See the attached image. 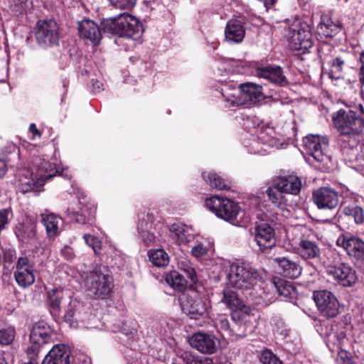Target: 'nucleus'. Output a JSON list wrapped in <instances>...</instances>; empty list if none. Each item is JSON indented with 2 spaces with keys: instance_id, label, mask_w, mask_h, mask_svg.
Instances as JSON below:
<instances>
[{
  "instance_id": "obj_3",
  "label": "nucleus",
  "mask_w": 364,
  "mask_h": 364,
  "mask_svg": "<svg viewBox=\"0 0 364 364\" xmlns=\"http://www.w3.org/2000/svg\"><path fill=\"white\" fill-rule=\"evenodd\" d=\"M101 26L106 35L126 37L134 41H140L144 32L139 20L127 12L104 19Z\"/></svg>"
},
{
  "instance_id": "obj_42",
  "label": "nucleus",
  "mask_w": 364,
  "mask_h": 364,
  "mask_svg": "<svg viewBox=\"0 0 364 364\" xmlns=\"http://www.w3.org/2000/svg\"><path fill=\"white\" fill-rule=\"evenodd\" d=\"M343 213L346 215L353 217L356 224L364 223V210L359 205L355 204L345 205Z\"/></svg>"
},
{
  "instance_id": "obj_53",
  "label": "nucleus",
  "mask_w": 364,
  "mask_h": 364,
  "mask_svg": "<svg viewBox=\"0 0 364 364\" xmlns=\"http://www.w3.org/2000/svg\"><path fill=\"white\" fill-rule=\"evenodd\" d=\"M61 255L66 259H72L75 257L74 251L70 246L65 245L60 250Z\"/></svg>"
},
{
  "instance_id": "obj_57",
  "label": "nucleus",
  "mask_w": 364,
  "mask_h": 364,
  "mask_svg": "<svg viewBox=\"0 0 364 364\" xmlns=\"http://www.w3.org/2000/svg\"><path fill=\"white\" fill-rule=\"evenodd\" d=\"M92 86L95 92H100L103 90V83L97 80H92Z\"/></svg>"
},
{
  "instance_id": "obj_8",
  "label": "nucleus",
  "mask_w": 364,
  "mask_h": 364,
  "mask_svg": "<svg viewBox=\"0 0 364 364\" xmlns=\"http://www.w3.org/2000/svg\"><path fill=\"white\" fill-rule=\"evenodd\" d=\"M304 144L308 153L317 161L328 164L331 161L328 154L329 140L326 136L309 134L304 139Z\"/></svg>"
},
{
  "instance_id": "obj_9",
  "label": "nucleus",
  "mask_w": 364,
  "mask_h": 364,
  "mask_svg": "<svg viewBox=\"0 0 364 364\" xmlns=\"http://www.w3.org/2000/svg\"><path fill=\"white\" fill-rule=\"evenodd\" d=\"M36 38L43 48L54 46L59 42V26L56 21L49 19L37 23Z\"/></svg>"
},
{
  "instance_id": "obj_47",
  "label": "nucleus",
  "mask_w": 364,
  "mask_h": 364,
  "mask_svg": "<svg viewBox=\"0 0 364 364\" xmlns=\"http://www.w3.org/2000/svg\"><path fill=\"white\" fill-rule=\"evenodd\" d=\"M262 364H282V361L270 350H264L260 356Z\"/></svg>"
},
{
  "instance_id": "obj_13",
  "label": "nucleus",
  "mask_w": 364,
  "mask_h": 364,
  "mask_svg": "<svg viewBox=\"0 0 364 364\" xmlns=\"http://www.w3.org/2000/svg\"><path fill=\"white\" fill-rule=\"evenodd\" d=\"M189 343L198 351L209 355L215 353L219 346L214 335L201 331L193 333L189 338Z\"/></svg>"
},
{
  "instance_id": "obj_2",
  "label": "nucleus",
  "mask_w": 364,
  "mask_h": 364,
  "mask_svg": "<svg viewBox=\"0 0 364 364\" xmlns=\"http://www.w3.org/2000/svg\"><path fill=\"white\" fill-rule=\"evenodd\" d=\"M58 173V169L55 163L38 157L35 159L31 169L19 171V190L26 193L43 186L47 179L55 176Z\"/></svg>"
},
{
  "instance_id": "obj_1",
  "label": "nucleus",
  "mask_w": 364,
  "mask_h": 364,
  "mask_svg": "<svg viewBox=\"0 0 364 364\" xmlns=\"http://www.w3.org/2000/svg\"><path fill=\"white\" fill-rule=\"evenodd\" d=\"M335 128L339 133V142L345 149L355 147L360 141L364 129V120L354 111L339 109L333 116Z\"/></svg>"
},
{
  "instance_id": "obj_14",
  "label": "nucleus",
  "mask_w": 364,
  "mask_h": 364,
  "mask_svg": "<svg viewBox=\"0 0 364 364\" xmlns=\"http://www.w3.org/2000/svg\"><path fill=\"white\" fill-rule=\"evenodd\" d=\"M252 235L259 250L263 252H268L275 245L274 230L271 225L266 223L257 224L254 228Z\"/></svg>"
},
{
  "instance_id": "obj_25",
  "label": "nucleus",
  "mask_w": 364,
  "mask_h": 364,
  "mask_svg": "<svg viewBox=\"0 0 364 364\" xmlns=\"http://www.w3.org/2000/svg\"><path fill=\"white\" fill-rule=\"evenodd\" d=\"M182 309L191 318L198 319L206 314L208 306L206 302L201 298L190 296L183 303Z\"/></svg>"
},
{
  "instance_id": "obj_60",
  "label": "nucleus",
  "mask_w": 364,
  "mask_h": 364,
  "mask_svg": "<svg viewBox=\"0 0 364 364\" xmlns=\"http://www.w3.org/2000/svg\"><path fill=\"white\" fill-rule=\"evenodd\" d=\"M29 130H30V132L33 133L35 135H39L40 136V133H39L38 130L37 129L36 126L35 124L33 123V124H30Z\"/></svg>"
},
{
  "instance_id": "obj_46",
  "label": "nucleus",
  "mask_w": 364,
  "mask_h": 364,
  "mask_svg": "<svg viewBox=\"0 0 364 364\" xmlns=\"http://www.w3.org/2000/svg\"><path fill=\"white\" fill-rule=\"evenodd\" d=\"M274 286L277 289L278 293L284 297H289L294 291V287L289 282L283 280L274 282Z\"/></svg>"
},
{
  "instance_id": "obj_40",
  "label": "nucleus",
  "mask_w": 364,
  "mask_h": 364,
  "mask_svg": "<svg viewBox=\"0 0 364 364\" xmlns=\"http://www.w3.org/2000/svg\"><path fill=\"white\" fill-rule=\"evenodd\" d=\"M343 263L341 256L336 251H329L326 255V259L323 261L328 275L331 273V270L333 271L334 269L338 267Z\"/></svg>"
},
{
  "instance_id": "obj_23",
  "label": "nucleus",
  "mask_w": 364,
  "mask_h": 364,
  "mask_svg": "<svg viewBox=\"0 0 364 364\" xmlns=\"http://www.w3.org/2000/svg\"><path fill=\"white\" fill-rule=\"evenodd\" d=\"M77 211L70 210L68 208L66 213L68 218L71 221H75L80 224H85L92 220L96 214V207L94 204L90 203L82 204L80 203V206Z\"/></svg>"
},
{
  "instance_id": "obj_5",
  "label": "nucleus",
  "mask_w": 364,
  "mask_h": 364,
  "mask_svg": "<svg viewBox=\"0 0 364 364\" xmlns=\"http://www.w3.org/2000/svg\"><path fill=\"white\" fill-rule=\"evenodd\" d=\"M260 279L259 272L245 263H235L230 265L228 274V284L235 289L251 288Z\"/></svg>"
},
{
  "instance_id": "obj_7",
  "label": "nucleus",
  "mask_w": 364,
  "mask_h": 364,
  "mask_svg": "<svg viewBox=\"0 0 364 364\" xmlns=\"http://www.w3.org/2000/svg\"><path fill=\"white\" fill-rule=\"evenodd\" d=\"M205 206L217 217L232 223H234L240 210L239 205L234 201L218 196L207 198Z\"/></svg>"
},
{
  "instance_id": "obj_49",
  "label": "nucleus",
  "mask_w": 364,
  "mask_h": 364,
  "mask_svg": "<svg viewBox=\"0 0 364 364\" xmlns=\"http://www.w3.org/2000/svg\"><path fill=\"white\" fill-rule=\"evenodd\" d=\"M85 242L87 245L91 247L95 253L97 254V250L100 247V241L96 237L89 234H85L83 236Z\"/></svg>"
},
{
  "instance_id": "obj_45",
  "label": "nucleus",
  "mask_w": 364,
  "mask_h": 364,
  "mask_svg": "<svg viewBox=\"0 0 364 364\" xmlns=\"http://www.w3.org/2000/svg\"><path fill=\"white\" fill-rule=\"evenodd\" d=\"M15 338V330L12 327H6L0 329V344L9 345Z\"/></svg>"
},
{
  "instance_id": "obj_52",
  "label": "nucleus",
  "mask_w": 364,
  "mask_h": 364,
  "mask_svg": "<svg viewBox=\"0 0 364 364\" xmlns=\"http://www.w3.org/2000/svg\"><path fill=\"white\" fill-rule=\"evenodd\" d=\"M360 81L362 84V90L361 92L363 95H364V53H362L360 56Z\"/></svg>"
},
{
  "instance_id": "obj_63",
  "label": "nucleus",
  "mask_w": 364,
  "mask_h": 364,
  "mask_svg": "<svg viewBox=\"0 0 364 364\" xmlns=\"http://www.w3.org/2000/svg\"><path fill=\"white\" fill-rule=\"evenodd\" d=\"M359 107H360V112H364L363 107L361 105H359Z\"/></svg>"
},
{
  "instance_id": "obj_38",
  "label": "nucleus",
  "mask_w": 364,
  "mask_h": 364,
  "mask_svg": "<svg viewBox=\"0 0 364 364\" xmlns=\"http://www.w3.org/2000/svg\"><path fill=\"white\" fill-rule=\"evenodd\" d=\"M165 280L169 286L179 291L184 290L187 285L185 277L176 271L168 273L166 276Z\"/></svg>"
},
{
  "instance_id": "obj_24",
  "label": "nucleus",
  "mask_w": 364,
  "mask_h": 364,
  "mask_svg": "<svg viewBox=\"0 0 364 364\" xmlns=\"http://www.w3.org/2000/svg\"><path fill=\"white\" fill-rule=\"evenodd\" d=\"M15 233L19 240L25 243L31 242L36 238V220L26 216L16 227Z\"/></svg>"
},
{
  "instance_id": "obj_18",
  "label": "nucleus",
  "mask_w": 364,
  "mask_h": 364,
  "mask_svg": "<svg viewBox=\"0 0 364 364\" xmlns=\"http://www.w3.org/2000/svg\"><path fill=\"white\" fill-rule=\"evenodd\" d=\"M287 37L294 50L307 49L311 46V33L309 28L295 26L290 28Z\"/></svg>"
},
{
  "instance_id": "obj_36",
  "label": "nucleus",
  "mask_w": 364,
  "mask_h": 364,
  "mask_svg": "<svg viewBox=\"0 0 364 364\" xmlns=\"http://www.w3.org/2000/svg\"><path fill=\"white\" fill-rule=\"evenodd\" d=\"M222 301L233 311H242L245 307L242 301L239 298L237 292L230 287H228L223 290Z\"/></svg>"
},
{
  "instance_id": "obj_21",
  "label": "nucleus",
  "mask_w": 364,
  "mask_h": 364,
  "mask_svg": "<svg viewBox=\"0 0 364 364\" xmlns=\"http://www.w3.org/2000/svg\"><path fill=\"white\" fill-rule=\"evenodd\" d=\"M331 276L339 284L344 287H350L355 283L358 277L355 270L348 264L343 262L328 274Z\"/></svg>"
},
{
  "instance_id": "obj_27",
  "label": "nucleus",
  "mask_w": 364,
  "mask_h": 364,
  "mask_svg": "<svg viewBox=\"0 0 364 364\" xmlns=\"http://www.w3.org/2000/svg\"><path fill=\"white\" fill-rule=\"evenodd\" d=\"M70 353L64 345L54 346L45 356L41 364H69Z\"/></svg>"
},
{
  "instance_id": "obj_59",
  "label": "nucleus",
  "mask_w": 364,
  "mask_h": 364,
  "mask_svg": "<svg viewBox=\"0 0 364 364\" xmlns=\"http://www.w3.org/2000/svg\"><path fill=\"white\" fill-rule=\"evenodd\" d=\"M358 157V160H362L360 162L361 166L364 168V144L360 146V151Z\"/></svg>"
},
{
  "instance_id": "obj_64",
  "label": "nucleus",
  "mask_w": 364,
  "mask_h": 364,
  "mask_svg": "<svg viewBox=\"0 0 364 364\" xmlns=\"http://www.w3.org/2000/svg\"><path fill=\"white\" fill-rule=\"evenodd\" d=\"M24 364H33V361H30L28 363H24Z\"/></svg>"
},
{
  "instance_id": "obj_29",
  "label": "nucleus",
  "mask_w": 364,
  "mask_h": 364,
  "mask_svg": "<svg viewBox=\"0 0 364 364\" xmlns=\"http://www.w3.org/2000/svg\"><path fill=\"white\" fill-rule=\"evenodd\" d=\"M240 89L245 105L255 103L262 99V86L257 84L253 82L240 84Z\"/></svg>"
},
{
  "instance_id": "obj_39",
  "label": "nucleus",
  "mask_w": 364,
  "mask_h": 364,
  "mask_svg": "<svg viewBox=\"0 0 364 364\" xmlns=\"http://www.w3.org/2000/svg\"><path fill=\"white\" fill-rule=\"evenodd\" d=\"M202 176L205 182L213 188L224 190L229 188L225 180L215 173L203 172Z\"/></svg>"
},
{
  "instance_id": "obj_19",
  "label": "nucleus",
  "mask_w": 364,
  "mask_h": 364,
  "mask_svg": "<svg viewBox=\"0 0 364 364\" xmlns=\"http://www.w3.org/2000/svg\"><path fill=\"white\" fill-rule=\"evenodd\" d=\"M78 32L81 38L89 41L90 43L97 45L102 38V27L90 19H83L78 23Z\"/></svg>"
},
{
  "instance_id": "obj_50",
  "label": "nucleus",
  "mask_w": 364,
  "mask_h": 364,
  "mask_svg": "<svg viewBox=\"0 0 364 364\" xmlns=\"http://www.w3.org/2000/svg\"><path fill=\"white\" fill-rule=\"evenodd\" d=\"M346 64V60L341 56L336 57L332 59L331 62V65L332 68V71L334 72H341L343 70V66Z\"/></svg>"
},
{
  "instance_id": "obj_31",
  "label": "nucleus",
  "mask_w": 364,
  "mask_h": 364,
  "mask_svg": "<svg viewBox=\"0 0 364 364\" xmlns=\"http://www.w3.org/2000/svg\"><path fill=\"white\" fill-rule=\"evenodd\" d=\"M275 181L279 188H281L284 193L297 195L301 191V181L297 176L279 177Z\"/></svg>"
},
{
  "instance_id": "obj_16",
  "label": "nucleus",
  "mask_w": 364,
  "mask_h": 364,
  "mask_svg": "<svg viewBox=\"0 0 364 364\" xmlns=\"http://www.w3.org/2000/svg\"><path fill=\"white\" fill-rule=\"evenodd\" d=\"M313 200L319 209L333 210L339 204L338 193L328 187H322L314 191Z\"/></svg>"
},
{
  "instance_id": "obj_58",
  "label": "nucleus",
  "mask_w": 364,
  "mask_h": 364,
  "mask_svg": "<svg viewBox=\"0 0 364 364\" xmlns=\"http://www.w3.org/2000/svg\"><path fill=\"white\" fill-rule=\"evenodd\" d=\"M74 311L73 309H68L64 316V318L68 322H71L74 316Z\"/></svg>"
},
{
  "instance_id": "obj_51",
  "label": "nucleus",
  "mask_w": 364,
  "mask_h": 364,
  "mask_svg": "<svg viewBox=\"0 0 364 364\" xmlns=\"http://www.w3.org/2000/svg\"><path fill=\"white\" fill-rule=\"evenodd\" d=\"M9 209H3L0 210V232L6 227L9 223Z\"/></svg>"
},
{
  "instance_id": "obj_62",
  "label": "nucleus",
  "mask_w": 364,
  "mask_h": 364,
  "mask_svg": "<svg viewBox=\"0 0 364 364\" xmlns=\"http://www.w3.org/2000/svg\"><path fill=\"white\" fill-rule=\"evenodd\" d=\"M0 364H7L4 355L1 353H0Z\"/></svg>"
},
{
  "instance_id": "obj_33",
  "label": "nucleus",
  "mask_w": 364,
  "mask_h": 364,
  "mask_svg": "<svg viewBox=\"0 0 364 364\" xmlns=\"http://www.w3.org/2000/svg\"><path fill=\"white\" fill-rule=\"evenodd\" d=\"M224 107L232 108L245 105L240 89H225L222 92Z\"/></svg>"
},
{
  "instance_id": "obj_41",
  "label": "nucleus",
  "mask_w": 364,
  "mask_h": 364,
  "mask_svg": "<svg viewBox=\"0 0 364 364\" xmlns=\"http://www.w3.org/2000/svg\"><path fill=\"white\" fill-rule=\"evenodd\" d=\"M266 193L269 197V199L274 203L276 206H280L284 204V191H282L281 188H279L277 186V183L274 180L273 185L271 187H269Z\"/></svg>"
},
{
  "instance_id": "obj_15",
  "label": "nucleus",
  "mask_w": 364,
  "mask_h": 364,
  "mask_svg": "<svg viewBox=\"0 0 364 364\" xmlns=\"http://www.w3.org/2000/svg\"><path fill=\"white\" fill-rule=\"evenodd\" d=\"M336 243L342 247L350 257L358 261L364 260V241L360 237L346 235L340 237Z\"/></svg>"
},
{
  "instance_id": "obj_32",
  "label": "nucleus",
  "mask_w": 364,
  "mask_h": 364,
  "mask_svg": "<svg viewBox=\"0 0 364 364\" xmlns=\"http://www.w3.org/2000/svg\"><path fill=\"white\" fill-rule=\"evenodd\" d=\"M170 231L171 237L178 243H188L193 238L191 228L181 223L172 224Z\"/></svg>"
},
{
  "instance_id": "obj_10",
  "label": "nucleus",
  "mask_w": 364,
  "mask_h": 364,
  "mask_svg": "<svg viewBox=\"0 0 364 364\" xmlns=\"http://www.w3.org/2000/svg\"><path fill=\"white\" fill-rule=\"evenodd\" d=\"M51 335L52 330L46 323L40 321L33 325L30 334L32 345L26 350L31 360L37 355L39 348L50 341Z\"/></svg>"
},
{
  "instance_id": "obj_35",
  "label": "nucleus",
  "mask_w": 364,
  "mask_h": 364,
  "mask_svg": "<svg viewBox=\"0 0 364 364\" xmlns=\"http://www.w3.org/2000/svg\"><path fill=\"white\" fill-rule=\"evenodd\" d=\"M42 223L43 224L49 237L56 236L60 232L63 224L61 218L53 214H42Z\"/></svg>"
},
{
  "instance_id": "obj_43",
  "label": "nucleus",
  "mask_w": 364,
  "mask_h": 364,
  "mask_svg": "<svg viewBox=\"0 0 364 364\" xmlns=\"http://www.w3.org/2000/svg\"><path fill=\"white\" fill-rule=\"evenodd\" d=\"M149 257L151 262L156 267H164L168 263V256L161 249L150 252Z\"/></svg>"
},
{
  "instance_id": "obj_20",
  "label": "nucleus",
  "mask_w": 364,
  "mask_h": 364,
  "mask_svg": "<svg viewBox=\"0 0 364 364\" xmlns=\"http://www.w3.org/2000/svg\"><path fill=\"white\" fill-rule=\"evenodd\" d=\"M295 252L304 259L318 258L321 250L318 244L309 237L302 236L300 237L294 247Z\"/></svg>"
},
{
  "instance_id": "obj_6",
  "label": "nucleus",
  "mask_w": 364,
  "mask_h": 364,
  "mask_svg": "<svg viewBox=\"0 0 364 364\" xmlns=\"http://www.w3.org/2000/svg\"><path fill=\"white\" fill-rule=\"evenodd\" d=\"M247 123H252L253 124L252 127L256 129L253 134L256 136H252V139L248 146L250 153L262 155L269 152L271 148L278 147L279 144L277 141L271 136V134L273 132L271 129H259V120L255 117L248 118Z\"/></svg>"
},
{
  "instance_id": "obj_26",
  "label": "nucleus",
  "mask_w": 364,
  "mask_h": 364,
  "mask_svg": "<svg viewBox=\"0 0 364 364\" xmlns=\"http://www.w3.org/2000/svg\"><path fill=\"white\" fill-rule=\"evenodd\" d=\"M245 29L243 23L236 18L227 22L225 29V40L230 43H241L245 37Z\"/></svg>"
},
{
  "instance_id": "obj_37",
  "label": "nucleus",
  "mask_w": 364,
  "mask_h": 364,
  "mask_svg": "<svg viewBox=\"0 0 364 364\" xmlns=\"http://www.w3.org/2000/svg\"><path fill=\"white\" fill-rule=\"evenodd\" d=\"M46 298L52 312L58 313L61 301L63 298V291L61 288H54L47 291Z\"/></svg>"
},
{
  "instance_id": "obj_28",
  "label": "nucleus",
  "mask_w": 364,
  "mask_h": 364,
  "mask_svg": "<svg viewBox=\"0 0 364 364\" xmlns=\"http://www.w3.org/2000/svg\"><path fill=\"white\" fill-rule=\"evenodd\" d=\"M274 261L279 267V273L285 277L294 279L299 277L301 274L302 268L294 261L284 257H276Z\"/></svg>"
},
{
  "instance_id": "obj_48",
  "label": "nucleus",
  "mask_w": 364,
  "mask_h": 364,
  "mask_svg": "<svg viewBox=\"0 0 364 364\" xmlns=\"http://www.w3.org/2000/svg\"><path fill=\"white\" fill-rule=\"evenodd\" d=\"M137 0H109L110 4L117 9H126L133 7Z\"/></svg>"
},
{
  "instance_id": "obj_34",
  "label": "nucleus",
  "mask_w": 364,
  "mask_h": 364,
  "mask_svg": "<svg viewBox=\"0 0 364 364\" xmlns=\"http://www.w3.org/2000/svg\"><path fill=\"white\" fill-rule=\"evenodd\" d=\"M341 29V24L333 22L327 16L321 17V21L317 26L318 33L324 37H332L338 33Z\"/></svg>"
},
{
  "instance_id": "obj_12",
  "label": "nucleus",
  "mask_w": 364,
  "mask_h": 364,
  "mask_svg": "<svg viewBox=\"0 0 364 364\" xmlns=\"http://www.w3.org/2000/svg\"><path fill=\"white\" fill-rule=\"evenodd\" d=\"M14 277L17 284L26 288L35 282L34 264L27 257H20L16 263Z\"/></svg>"
},
{
  "instance_id": "obj_61",
  "label": "nucleus",
  "mask_w": 364,
  "mask_h": 364,
  "mask_svg": "<svg viewBox=\"0 0 364 364\" xmlns=\"http://www.w3.org/2000/svg\"><path fill=\"white\" fill-rule=\"evenodd\" d=\"M186 271H187V273H188V276L190 277L191 279L193 280L194 279V269L191 267H188Z\"/></svg>"
},
{
  "instance_id": "obj_55",
  "label": "nucleus",
  "mask_w": 364,
  "mask_h": 364,
  "mask_svg": "<svg viewBox=\"0 0 364 364\" xmlns=\"http://www.w3.org/2000/svg\"><path fill=\"white\" fill-rule=\"evenodd\" d=\"M219 325L222 330L230 332V323L227 318H222L221 319H220Z\"/></svg>"
},
{
  "instance_id": "obj_54",
  "label": "nucleus",
  "mask_w": 364,
  "mask_h": 364,
  "mask_svg": "<svg viewBox=\"0 0 364 364\" xmlns=\"http://www.w3.org/2000/svg\"><path fill=\"white\" fill-rule=\"evenodd\" d=\"M191 252L196 257H200L206 254V250L202 245H197L192 247Z\"/></svg>"
},
{
  "instance_id": "obj_11",
  "label": "nucleus",
  "mask_w": 364,
  "mask_h": 364,
  "mask_svg": "<svg viewBox=\"0 0 364 364\" xmlns=\"http://www.w3.org/2000/svg\"><path fill=\"white\" fill-rule=\"evenodd\" d=\"M313 298L323 316L331 318L336 317L338 314V301L331 291L327 290L315 291Z\"/></svg>"
},
{
  "instance_id": "obj_44",
  "label": "nucleus",
  "mask_w": 364,
  "mask_h": 364,
  "mask_svg": "<svg viewBox=\"0 0 364 364\" xmlns=\"http://www.w3.org/2000/svg\"><path fill=\"white\" fill-rule=\"evenodd\" d=\"M186 364H213L210 358L201 356H194L188 353H183L181 355Z\"/></svg>"
},
{
  "instance_id": "obj_4",
  "label": "nucleus",
  "mask_w": 364,
  "mask_h": 364,
  "mask_svg": "<svg viewBox=\"0 0 364 364\" xmlns=\"http://www.w3.org/2000/svg\"><path fill=\"white\" fill-rule=\"evenodd\" d=\"M112 277L101 268H95L87 273L85 287L89 295L95 299H106L112 289Z\"/></svg>"
},
{
  "instance_id": "obj_56",
  "label": "nucleus",
  "mask_w": 364,
  "mask_h": 364,
  "mask_svg": "<svg viewBox=\"0 0 364 364\" xmlns=\"http://www.w3.org/2000/svg\"><path fill=\"white\" fill-rule=\"evenodd\" d=\"M164 0H146V3L148 6L151 9H154L156 6H159L161 4H164Z\"/></svg>"
},
{
  "instance_id": "obj_30",
  "label": "nucleus",
  "mask_w": 364,
  "mask_h": 364,
  "mask_svg": "<svg viewBox=\"0 0 364 364\" xmlns=\"http://www.w3.org/2000/svg\"><path fill=\"white\" fill-rule=\"evenodd\" d=\"M139 234L146 245H152L156 241L154 228L149 215L144 216L139 221L137 226Z\"/></svg>"
},
{
  "instance_id": "obj_17",
  "label": "nucleus",
  "mask_w": 364,
  "mask_h": 364,
  "mask_svg": "<svg viewBox=\"0 0 364 364\" xmlns=\"http://www.w3.org/2000/svg\"><path fill=\"white\" fill-rule=\"evenodd\" d=\"M255 75L279 86H286L289 84L283 69L279 65H267L257 67L255 70Z\"/></svg>"
},
{
  "instance_id": "obj_22",
  "label": "nucleus",
  "mask_w": 364,
  "mask_h": 364,
  "mask_svg": "<svg viewBox=\"0 0 364 364\" xmlns=\"http://www.w3.org/2000/svg\"><path fill=\"white\" fill-rule=\"evenodd\" d=\"M19 154V149L15 144H10L6 147L0 157V177L5 176L9 166L18 167ZM18 168V173L17 174L19 176V171L23 169Z\"/></svg>"
}]
</instances>
